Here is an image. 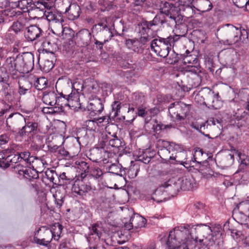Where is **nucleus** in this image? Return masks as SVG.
I'll return each instance as SVG.
<instances>
[{
    "label": "nucleus",
    "mask_w": 249,
    "mask_h": 249,
    "mask_svg": "<svg viewBox=\"0 0 249 249\" xmlns=\"http://www.w3.org/2000/svg\"><path fill=\"white\" fill-rule=\"evenodd\" d=\"M40 231H42L41 228H38L34 232V241L38 245L48 247L50 244L49 241L46 240V238H42L41 239H39L37 238V236L39 234Z\"/></svg>",
    "instance_id": "obj_38"
},
{
    "label": "nucleus",
    "mask_w": 249,
    "mask_h": 249,
    "mask_svg": "<svg viewBox=\"0 0 249 249\" xmlns=\"http://www.w3.org/2000/svg\"><path fill=\"white\" fill-rule=\"evenodd\" d=\"M88 90L91 95H96L100 91L101 89L97 84H93L89 86Z\"/></svg>",
    "instance_id": "obj_59"
},
{
    "label": "nucleus",
    "mask_w": 249,
    "mask_h": 249,
    "mask_svg": "<svg viewBox=\"0 0 249 249\" xmlns=\"http://www.w3.org/2000/svg\"><path fill=\"white\" fill-rule=\"evenodd\" d=\"M178 53H176L174 50H171L169 53V54L166 57L167 58V62L170 64H175L179 61V56Z\"/></svg>",
    "instance_id": "obj_47"
},
{
    "label": "nucleus",
    "mask_w": 249,
    "mask_h": 249,
    "mask_svg": "<svg viewBox=\"0 0 249 249\" xmlns=\"http://www.w3.org/2000/svg\"><path fill=\"white\" fill-rule=\"evenodd\" d=\"M113 137L109 140L108 143L112 147L118 148V150H124V142L122 139H119L116 135L112 136Z\"/></svg>",
    "instance_id": "obj_32"
},
{
    "label": "nucleus",
    "mask_w": 249,
    "mask_h": 249,
    "mask_svg": "<svg viewBox=\"0 0 249 249\" xmlns=\"http://www.w3.org/2000/svg\"><path fill=\"white\" fill-rule=\"evenodd\" d=\"M72 179L66 176V173L63 172L59 175H58L57 181L58 186H65L70 184L72 181Z\"/></svg>",
    "instance_id": "obj_37"
},
{
    "label": "nucleus",
    "mask_w": 249,
    "mask_h": 249,
    "mask_svg": "<svg viewBox=\"0 0 249 249\" xmlns=\"http://www.w3.org/2000/svg\"><path fill=\"white\" fill-rule=\"evenodd\" d=\"M138 42H139V39H126L125 45L128 48L134 50L135 44Z\"/></svg>",
    "instance_id": "obj_63"
},
{
    "label": "nucleus",
    "mask_w": 249,
    "mask_h": 249,
    "mask_svg": "<svg viewBox=\"0 0 249 249\" xmlns=\"http://www.w3.org/2000/svg\"><path fill=\"white\" fill-rule=\"evenodd\" d=\"M188 74V83L189 88H196L198 87L202 81L204 73L202 69L195 66H188L186 69Z\"/></svg>",
    "instance_id": "obj_9"
},
{
    "label": "nucleus",
    "mask_w": 249,
    "mask_h": 249,
    "mask_svg": "<svg viewBox=\"0 0 249 249\" xmlns=\"http://www.w3.org/2000/svg\"><path fill=\"white\" fill-rule=\"evenodd\" d=\"M105 103V98L99 97L97 95H91L87 107L88 110L90 111L89 115L93 117L100 114L104 109Z\"/></svg>",
    "instance_id": "obj_11"
},
{
    "label": "nucleus",
    "mask_w": 249,
    "mask_h": 249,
    "mask_svg": "<svg viewBox=\"0 0 249 249\" xmlns=\"http://www.w3.org/2000/svg\"><path fill=\"white\" fill-rule=\"evenodd\" d=\"M12 69H16L17 71H25L24 64H23L22 56L18 55L14 61V65L12 67Z\"/></svg>",
    "instance_id": "obj_43"
},
{
    "label": "nucleus",
    "mask_w": 249,
    "mask_h": 249,
    "mask_svg": "<svg viewBox=\"0 0 249 249\" xmlns=\"http://www.w3.org/2000/svg\"><path fill=\"white\" fill-rule=\"evenodd\" d=\"M177 180L175 178L170 179L159 186L155 190L154 195L156 197L160 196L158 198V202H161L166 198V194L172 196H175L180 190V187L178 185Z\"/></svg>",
    "instance_id": "obj_4"
},
{
    "label": "nucleus",
    "mask_w": 249,
    "mask_h": 249,
    "mask_svg": "<svg viewBox=\"0 0 249 249\" xmlns=\"http://www.w3.org/2000/svg\"><path fill=\"white\" fill-rule=\"evenodd\" d=\"M212 231L211 237L209 239L208 246H213L215 244L216 240V237L220 238L222 236L221 232V226L219 224H212L210 223Z\"/></svg>",
    "instance_id": "obj_23"
},
{
    "label": "nucleus",
    "mask_w": 249,
    "mask_h": 249,
    "mask_svg": "<svg viewBox=\"0 0 249 249\" xmlns=\"http://www.w3.org/2000/svg\"><path fill=\"white\" fill-rule=\"evenodd\" d=\"M112 111L107 116V122L109 119H114L118 115V112L121 108V103L119 101H115L112 103Z\"/></svg>",
    "instance_id": "obj_34"
},
{
    "label": "nucleus",
    "mask_w": 249,
    "mask_h": 249,
    "mask_svg": "<svg viewBox=\"0 0 249 249\" xmlns=\"http://www.w3.org/2000/svg\"><path fill=\"white\" fill-rule=\"evenodd\" d=\"M9 78L7 70L3 67H0V82L5 83Z\"/></svg>",
    "instance_id": "obj_54"
},
{
    "label": "nucleus",
    "mask_w": 249,
    "mask_h": 249,
    "mask_svg": "<svg viewBox=\"0 0 249 249\" xmlns=\"http://www.w3.org/2000/svg\"><path fill=\"white\" fill-rule=\"evenodd\" d=\"M59 11L67 14L69 19L72 20L77 19L81 13L80 7L76 3L70 4L66 9H59Z\"/></svg>",
    "instance_id": "obj_19"
},
{
    "label": "nucleus",
    "mask_w": 249,
    "mask_h": 249,
    "mask_svg": "<svg viewBox=\"0 0 249 249\" xmlns=\"http://www.w3.org/2000/svg\"><path fill=\"white\" fill-rule=\"evenodd\" d=\"M190 106L182 102H175L168 107L170 117L175 122L184 120L190 111Z\"/></svg>",
    "instance_id": "obj_6"
},
{
    "label": "nucleus",
    "mask_w": 249,
    "mask_h": 249,
    "mask_svg": "<svg viewBox=\"0 0 249 249\" xmlns=\"http://www.w3.org/2000/svg\"><path fill=\"white\" fill-rule=\"evenodd\" d=\"M139 171V168L135 166L131 167L129 169L127 170V174L130 178H135L138 174Z\"/></svg>",
    "instance_id": "obj_57"
},
{
    "label": "nucleus",
    "mask_w": 249,
    "mask_h": 249,
    "mask_svg": "<svg viewBox=\"0 0 249 249\" xmlns=\"http://www.w3.org/2000/svg\"><path fill=\"white\" fill-rule=\"evenodd\" d=\"M23 64H24L25 71H29L32 70L34 67V57L32 53H27L24 56H22Z\"/></svg>",
    "instance_id": "obj_26"
},
{
    "label": "nucleus",
    "mask_w": 249,
    "mask_h": 249,
    "mask_svg": "<svg viewBox=\"0 0 249 249\" xmlns=\"http://www.w3.org/2000/svg\"><path fill=\"white\" fill-rule=\"evenodd\" d=\"M169 149H171V152L174 153V156L176 155L178 153H180L184 150V147L182 145L176 143L174 142H168Z\"/></svg>",
    "instance_id": "obj_44"
},
{
    "label": "nucleus",
    "mask_w": 249,
    "mask_h": 249,
    "mask_svg": "<svg viewBox=\"0 0 249 249\" xmlns=\"http://www.w3.org/2000/svg\"><path fill=\"white\" fill-rule=\"evenodd\" d=\"M212 231L210 223L192 225L191 227V238L194 240L195 243L198 239L200 243L205 239V243L208 245L209 239L211 237Z\"/></svg>",
    "instance_id": "obj_5"
},
{
    "label": "nucleus",
    "mask_w": 249,
    "mask_h": 249,
    "mask_svg": "<svg viewBox=\"0 0 249 249\" xmlns=\"http://www.w3.org/2000/svg\"><path fill=\"white\" fill-rule=\"evenodd\" d=\"M101 236L98 235L89 234L87 239L89 245H102L101 243Z\"/></svg>",
    "instance_id": "obj_46"
},
{
    "label": "nucleus",
    "mask_w": 249,
    "mask_h": 249,
    "mask_svg": "<svg viewBox=\"0 0 249 249\" xmlns=\"http://www.w3.org/2000/svg\"><path fill=\"white\" fill-rule=\"evenodd\" d=\"M190 225L179 226L174 228L169 232L166 244H188L191 237Z\"/></svg>",
    "instance_id": "obj_3"
},
{
    "label": "nucleus",
    "mask_w": 249,
    "mask_h": 249,
    "mask_svg": "<svg viewBox=\"0 0 249 249\" xmlns=\"http://www.w3.org/2000/svg\"><path fill=\"white\" fill-rule=\"evenodd\" d=\"M217 32L221 37L225 39V42L228 45L234 44L239 41L244 42L246 38H248V32L246 30L237 28L230 24L221 26Z\"/></svg>",
    "instance_id": "obj_2"
},
{
    "label": "nucleus",
    "mask_w": 249,
    "mask_h": 249,
    "mask_svg": "<svg viewBox=\"0 0 249 249\" xmlns=\"http://www.w3.org/2000/svg\"><path fill=\"white\" fill-rule=\"evenodd\" d=\"M232 217L238 223L249 228V205L240 203L232 212Z\"/></svg>",
    "instance_id": "obj_8"
},
{
    "label": "nucleus",
    "mask_w": 249,
    "mask_h": 249,
    "mask_svg": "<svg viewBox=\"0 0 249 249\" xmlns=\"http://www.w3.org/2000/svg\"><path fill=\"white\" fill-rule=\"evenodd\" d=\"M25 37L29 41L38 40L43 35L42 30L36 25H31L26 28Z\"/></svg>",
    "instance_id": "obj_17"
},
{
    "label": "nucleus",
    "mask_w": 249,
    "mask_h": 249,
    "mask_svg": "<svg viewBox=\"0 0 249 249\" xmlns=\"http://www.w3.org/2000/svg\"><path fill=\"white\" fill-rule=\"evenodd\" d=\"M88 174L96 179H99L102 178L104 173L98 166H91Z\"/></svg>",
    "instance_id": "obj_40"
},
{
    "label": "nucleus",
    "mask_w": 249,
    "mask_h": 249,
    "mask_svg": "<svg viewBox=\"0 0 249 249\" xmlns=\"http://www.w3.org/2000/svg\"><path fill=\"white\" fill-rule=\"evenodd\" d=\"M89 234H93L102 236L103 230L101 224L96 223L91 225V227H89Z\"/></svg>",
    "instance_id": "obj_42"
},
{
    "label": "nucleus",
    "mask_w": 249,
    "mask_h": 249,
    "mask_svg": "<svg viewBox=\"0 0 249 249\" xmlns=\"http://www.w3.org/2000/svg\"><path fill=\"white\" fill-rule=\"evenodd\" d=\"M91 34L87 29L79 31L74 38L76 44L80 47L88 46L90 43Z\"/></svg>",
    "instance_id": "obj_14"
},
{
    "label": "nucleus",
    "mask_w": 249,
    "mask_h": 249,
    "mask_svg": "<svg viewBox=\"0 0 249 249\" xmlns=\"http://www.w3.org/2000/svg\"><path fill=\"white\" fill-rule=\"evenodd\" d=\"M9 152L12 154L8 156L11 163H17L21 162L20 160L21 156L18 154V152L15 154V150L14 149H10Z\"/></svg>",
    "instance_id": "obj_49"
},
{
    "label": "nucleus",
    "mask_w": 249,
    "mask_h": 249,
    "mask_svg": "<svg viewBox=\"0 0 249 249\" xmlns=\"http://www.w3.org/2000/svg\"><path fill=\"white\" fill-rule=\"evenodd\" d=\"M61 13L62 12L60 11L59 12L55 11H45L44 15L49 22L52 21L55 23H58V25L63 29L62 23L64 22V20L61 15ZM63 31H64L63 29H62V32Z\"/></svg>",
    "instance_id": "obj_21"
},
{
    "label": "nucleus",
    "mask_w": 249,
    "mask_h": 249,
    "mask_svg": "<svg viewBox=\"0 0 249 249\" xmlns=\"http://www.w3.org/2000/svg\"><path fill=\"white\" fill-rule=\"evenodd\" d=\"M15 168L18 170V173L20 175H23L25 178L31 180L32 179H37L39 178L38 173L35 169L29 168H23V165L20 163L18 164Z\"/></svg>",
    "instance_id": "obj_20"
},
{
    "label": "nucleus",
    "mask_w": 249,
    "mask_h": 249,
    "mask_svg": "<svg viewBox=\"0 0 249 249\" xmlns=\"http://www.w3.org/2000/svg\"><path fill=\"white\" fill-rule=\"evenodd\" d=\"M101 156V153L99 149H93L90 150L89 158L90 160L96 162L100 159Z\"/></svg>",
    "instance_id": "obj_48"
},
{
    "label": "nucleus",
    "mask_w": 249,
    "mask_h": 249,
    "mask_svg": "<svg viewBox=\"0 0 249 249\" xmlns=\"http://www.w3.org/2000/svg\"><path fill=\"white\" fill-rule=\"evenodd\" d=\"M92 32L100 34L103 35H109V38L110 39L113 36L111 29L108 27L106 23L100 22L95 24L92 27Z\"/></svg>",
    "instance_id": "obj_24"
},
{
    "label": "nucleus",
    "mask_w": 249,
    "mask_h": 249,
    "mask_svg": "<svg viewBox=\"0 0 249 249\" xmlns=\"http://www.w3.org/2000/svg\"><path fill=\"white\" fill-rule=\"evenodd\" d=\"M155 124H153L152 129L153 131L155 133L160 132L161 130H164V124H163L160 122H159L157 120H154Z\"/></svg>",
    "instance_id": "obj_58"
},
{
    "label": "nucleus",
    "mask_w": 249,
    "mask_h": 249,
    "mask_svg": "<svg viewBox=\"0 0 249 249\" xmlns=\"http://www.w3.org/2000/svg\"><path fill=\"white\" fill-rule=\"evenodd\" d=\"M1 168L3 169H6L10 167L11 165L10 160L8 156L6 157H2V158H0Z\"/></svg>",
    "instance_id": "obj_60"
},
{
    "label": "nucleus",
    "mask_w": 249,
    "mask_h": 249,
    "mask_svg": "<svg viewBox=\"0 0 249 249\" xmlns=\"http://www.w3.org/2000/svg\"><path fill=\"white\" fill-rule=\"evenodd\" d=\"M148 23V21L142 20L136 26L135 31L138 34L139 43L144 45L150 41L153 35V29Z\"/></svg>",
    "instance_id": "obj_10"
},
{
    "label": "nucleus",
    "mask_w": 249,
    "mask_h": 249,
    "mask_svg": "<svg viewBox=\"0 0 249 249\" xmlns=\"http://www.w3.org/2000/svg\"><path fill=\"white\" fill-rule=\"evenodd\" d=\"M42 111L45 114H53L56 112H59L55 107H44L42 108Z\"/></svg>",
    "instance_id": "obj_64"
},
{
    "label": "nucleus",
    "mask_w": 249,
    "mask_h": 249,
    "mask_svg": "<svg viewBox=\"0 0 249 249\" xmlns=\"http://www.w3.org/2000/svg\"><path fill=\"white\" fill-rule=\"evenodd\" d=\"M220 98L218 93L209 92L206 97L204 104L209 108L217 109L222 106Z\"/></svg>",
    "instance_id": "obj_18"
},
{
    "label": "nucleus",
    "mask_w": 249,
    "mask_h": 249,
    "mask_svg": "<svg viewBox=\"0 0 249 249\" xmlns=\"http://www.w3.org/2000/svg\"><path fill=\"white\" fill-rule=\"evenodd\" d=\"M160 9L161 13L169 16L170 18L175 21L178 18L180 11H186L187 13H193L191 0H178L174 3L161 1Z\"/></svg>",
    "instance_id": "obj_1"
},
{
    "label": "nucleus",
    "mask_w": 249,
    "mask_h": 249,
    "mask_svg": "<svg viewBox=\"0 0 249 249\" xmlns=\"http://www.w3.org/2000/svg\"><path fill=\"white\" fill-rule=\"evenodd\" d=\"M198 11L206 12L210 11L213 7V4L209 0H199L198 1Z\"/></svg>",
    "instance_id": "obj_35"
},
{
    "label": "nucleus",
    "mask_w": 249,
    "mask_h": 249,
    "mask_svg": "<svg viewBox=\"0 0 249 249\" xmlns=\"http://www.w3.org/2000/svg\"><path fill=\"white\" fill-rule=\"evenodd\" d=\"M122 168V166L119 163H113L107 167V169L108 173L123 177L126 174V169Z\"/></svg>",
    "instance_id": "obj_27"
},
{
    "label": "nucleus",
    "mask_w": 249,
    "mask_h": 249,
    "mask_svg": "<svg viewBox=\"0 0 249 249\" xmlns=\"http://www.w3.org/2000/svg\"><path fill=\"white\" fill-rule=\"evenodd\" d=\"M91 189L90 185L85 183L83 180L75 183L72 188L74 193L80 196L86 195Z\"/></svg>",
    "instance_id": "obj_22"
},
{
    "label": "nucleus",
    "mask_w": 249,
    "mask_h": 249,
    "mask_svg": "<svg viewBox=\"0 0 249 249\" xmlns=\"http://www.w3.org/2000/svg\"><path fill=\"white\" fill-rule=\"evenodd\" d=\"M25 26L21 22L17 21L14 22L11 26L10 29L13 31L15 34H18L22 31L24 29Z\"/></svg>",
    "instance_id": "obj_51"
},
{
    "label": "nucleus",
    "mask_w": 249,
    "mask_h": 249,
    "mask_svg": "<svg viewBox=\"0 0 249 249\" xmlns=\"http://www.w3.org/2000/svg\"><path fill=\"white\" fill-rule=\"evenodd\" d=\"M53 60H55V58H54V57L53 56V59L51 60H49L48 59L44 60L43 67V70L44 71L48 72L53 68L54 66Z\"/></svg>",
    "instance_id": "obj_53"
},
{
    "label": "nucleus",
    "mask_w": 249,
    "mask_h": 249,
    "mask_svg": "<svg viewBox=\"0 0 249 249\" xmlns=\"http://www.w3.org/2000/svg\"><path fill=\"white\" fill-rule=\"evenodd\" d=\"M130 221H131V224L133 225L135 229L144 227L146 223V220L138 214H134L133 216H131Z\"/></svg>",
    "instance_id": "obj_28"
},
{
    "label": "nucleus",
    "mask_w": 249,
    "mask_h": 249,
    "mask_svg": "<svg viewBox=\"0 0 249 249\" xmlns=\"http://www.w3.org/2000/svg\"><path fill=\"white\" fill-rule=\"evenodd\" d=\"M25 125L20 129L18 134L19 136L23 137L25 136H28L29 134L32 135L36 134L37 132L38 124L33 121H30L29 119L24 118Z\"/></svg>",
    "instance_id": "obj_15"
},
{
    "label": "nucleus",
    "mask_w": 249,
    "mask_h": 249,
    "mask_svg": "<svg viewBox=\"0 0 249 249\" xmlns=\"http://www.w3.org/2000/svg\"><path fill=\"white\" fill-rule=\"evenodd\" d=\"M180 190L183 191H189L194 187V179L192 178L189 177H183L177 180Z\"/></svg>",
    "instance_id": "obj_25"
},
{
    "label": "nucleus",
    "mask_w": 249,
    "mask_h": 249,
    "mask_svg": "<svg viewBox=\"0 0 249 249\" xmlns=\"http://www.w3.org/2000/svg\"><path fill=\"white\" fill-rule=\"evenodd\" d=\"M168 249H190L188 244L181 243L180 244H166Z\"/></svg>",
    "instance_id": "obj_56"
},
{
    "label": "nucleus",
    "mask_w": 249,
    "mask_h": 249,
    "mask_svg": "<svg viewBox=\"0 0 249 249\" xmlns=\"http://www.w3.org/2000/svg\"><path fill=\"white\" fill-rule=\"evenodd\" d=\"M156 146L158 148L159 156L166 162H170V160H175L177 158V155L174 156V153L168 148V141L160 139L157 141Z\"/></svg>",
    "instance_id": "obj_13"
},
{
    "label": "nucleus",
    "mask_w": 249,
    "mask_h": 249,
    "mask_svg": "<svg viewBox=\"0 0 249 249\" xmlns=\"http://www.w3.org/2000/svg\"><path fill=\"white\" fill-rule=\"evenodd\" d=\"M58 38L54 35H50L43 42V46L47 48L43 49V51L46 53H50L54 57V52L58 50Z\"/></svg>",
    "instance_id": "obj_16"
},
{
    "label": "nucleus",
    "mask_w": 249,
    "mask_h": 249,
    "mask_svg": "<svg viewBox=\"0 0 249 249\" xmlns=\"http://www.w3.org/2000/svg\"><path fill=\"white\" fill-rule=\"evenodd\" d=\"M45 161L41 159L36 158L34 161H32V168L36 170L38 173L42 172L45 168Z\"/></svg>",
    "instance_id": "obj_36"
},
{
    "label": "nucleus",
    "mask_w": 249,
    "mask_h": 249,
    "mask_svg": "<svg viewBox=\"0 0 249 249\" xmlns=\"http://www.w3.org/2000/svg\"><path fill=\"white\" fill-rule=\"evenodd\" d=\"M63 228V226L58 222L55 223L51 226L50 230L52 232V235L54 240L58 241L59 240Z\"/></svg>",
    "instance_id": "obj_29"
},
{
    "label": "nucleus",
    "mask_w": 249,
    "mask_h": 249,
    "mask_svg": "<svg viewBox=\"0 0 249 249\" xmlns=\"http://www.w3.org/2000/svg\"><path fill=\"white\" fill-rule=\"evenodd\" d=\"M19 89L18 92L20 95H25L32 88L31 83L27 79L18 81Z\"/></svg>",
    "instance_id": "obj_31"
},
{
    "label": "nucleus",
    "mask_w": 249,
    "mask_h": 249,
    "mask_svg": "<svg viewBox=\"0 0 249 249\" xmlns=\"http://www.w3.org/2000/svg\"><path fill=\"white\" fill-rule=\"evenodd\" d=\"M166 38L159 37L153 40L150 44L151 49L159 56L165 58L171 51L172 46Z\"/></svg>",
    "instance_id": "obj_7"
},
{
    "label": "nucleus",
    "mask_w": 249,
    "mask_h": 249,
    "mask_svg": "<svg viewBox=\"0 0 249 249\" xmlns=\"http://www.w3.org/2000/svg\"><path fill=\"white\" fill-rule=\"evenodd\" d=\"M192 127L202 135H204V133L209 132V130L211 127V125L208 123V121H206L201 124H192Z\"/></svg>",
    "instance_id": "obj_33"
},
{
    "label": "nucleus",
    "mask_w": 249,
    "mask_h": 249,
    "mask_svg": "<svg viewBox=\"0 0 249 249\" xmlns=\"http://www.w3.org/2000/svg\"><path fill=\"white\" fill-rule=\"evenodd\" d=\"M204 208V205L203 203L197 202L194 205L193 210L196 213H195L196 215H197L203 213Z\"/></svg>",
    "instance_id": "obj_61"
},
{
    "label": "nucleus",
    "mask_w": 249,
    "mask_h": 249,
    "mask_svg": "<svg viewBox=\"0 0 249 249\" xmlns=\"http://www.w3.org/2000/svg\"><path fill=\"white\" fill-rule=\"evenodd\" d=\"M234 4L239 8L246 7V10L249 11V0H232Z\"/></svg>",
    "instance_id": "obj_52"
},
{
    "label": "nucleus",
    "mask_w": 249,
    "mask_h": 249,
    "mask_svg": "<svg viewBox=\"0 0 249 249\" xmlns=\"http://www.w3.org/2000/svg\"><path fill=\"white\" fill-rule=\"evenodd\" d=\"M151 160V156H148L146 153H143L138 157L137 160L142 162L145 164H147Z\"/></svg>",
    "instance_id": "obj_62"
},
{
    "label": "nucleus",
    "mask_w": 249,
    "mask_h": 249,
    "mask_svg": "<svg viewBox=\"0 0 249 249\" xmlns=\"http://www.w3.org/2000/svg\"><path fill=\"white\" fill-rule=\"evenodd\" d=\"M47 178L52 182L53 185H57L58 174L55 171L48 169L45 173Z\"/></svg>",
    "instance_id": "obj_41"
},
{
    "label": "nucleus",
    "mask_w": 249,
    "mask_h": 249,
    "mask_svg": "<svg viewBox=\"0 0 249 249\" xmlns=\"http://www.w3.org/2000/svg\"><path fill=\"white\" fill-rule=\"evenodd\" d=\"M42 99L46 104L53 106L56 105L55 102L57 100V95L54 91H50L44 94Z\"/></svg>",
    "instance_id": "obj_30"
},
{
    "label": "nucleus",
    "mask_w": 249,
    "mask_h": 249,
    "mask_svg": "<svg viewBox=\"0 0 249 249\" xmlns=\"http://www.w3.org/2000/svg\"><path fill=\"white\" fill-rule=\"evenodd\" d=\"M40 228L42 229V231H40L41 233L40 236L43 238H46V240L49 241L50 243L53 238L50 228L46 226H42Z\"/></svg>",
    "instance_id": "obj_45"
},
{
    "label": "nucleus",
    "mask_w": 249,
    "mask_h": 249,
    "mask_svg": "<svg viewBox=\"0 0 249 249\" xmlns=\"http://www.w3.org/2000/svg\"><path fill=\"white\" fill-rule=\"evenodd\" d=\"M48 80L45 77H42L36 79L34 83L35 88L38 90H42L47 87Z\"/></svg>",
    "instance_id": "obj_39"
},
{
    "label": "nucleus",
    "mask_w": 249,
    "mask_h": 249,
    "mask_svg": "<svg viewBox=\"0 0 249 249\" xmlns=\"http://www.w3.org/2000/svg\"><path fill=\"white\" fill-rule=\"evenodd\" d=\"M75 164L77 165L78 168L80 169L82 172H89L91 166L89 164L85 161L81 160L80 161H76Z\"/></svg>",
    "instance_id": "obj_50"
},
{
    "label": "nucleus",
    "mask_w": 249,
    "mask_h": 249,
    "mask_svg": "<svg viewBox=\"0 0 249 249\" xmlns=\"http://www.w3.org/2000/svg\"><path fill=\"white\" fill-rule=\"evenodd\" d=\"M59 96H57V100L55 102L57 106L55 108L59 110V112H63L64 108L65 107H71L70 102L76 101L78 99V92L76 91V93L72 91L70 94H67L63 92L58 93Z\"/></svg>",
    "instance_id": "obj_12"
},
{
    "label": "nucleus",
    "mask_w": 249,
    "mask_h": 249,
    "mask_svg": "<svg viewBox=\"0 0 249 249\" xmlns=\"http://www.w3.org/2000/svg\"><path fill=\"white\" fill-rule=\"evenodd\" d=\"M149 1H148V0H135L133 2H132L130 6L131 7H147L149 6Z\"/></svg>",
    "instance_id": "obj_55"
}]
</instances>
